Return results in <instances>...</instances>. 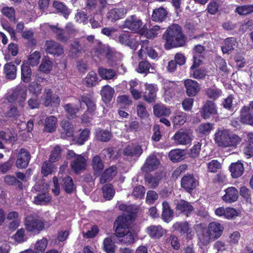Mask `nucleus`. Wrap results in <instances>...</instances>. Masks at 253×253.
<instances>
[{
  "instance_id": "obj_1",
  "label": "nucleus",
  "mask_w": 253,
  "mask_h": 253,
  "mask_svg": "<svg viewBox=\"0 0 253 253\" xmlns=\"http://www.w3.org/2000/svg\"><path fill=\"white\" fill-rule=\"evenodd\" d=\"M195 230L199 243L203 246H207L221 236L224 227L218 222H211L207 227L202 224H197Z\"/></svg>"
},
{
  "instance_id": "obj_2",
  "label": "nucleus",
  "mask_w": 253,
  "mask_h": 253,
  "mask_svg": "<svg viewBox=\"0 0 253 253\" xmlns=\"http://www.w3.org/2000/svg\"><path fill=\"white\" fill-rule=\"evenodd\" d=\"M165 41V47L167 49L182 46L185 45L186 38L177 24L169 26L163 35Z\"/></svg>"
},
{
  "instance_id": "obj_3",
  "label": "nucleus",
  "mask_w": 253,
  "mask_h": 253,
  "mask_svg": "<svg viewBox=\"0 0 253 253\" xmlns=\"http://www.w3.org/2000/svg\"><path fill=\"white\" fill-rule=\"evenodd\" d=\"M214 140L218 146L228 148L236 147L240 143L242 139L227 129L218 128L214 134Z\"/></svg>"
},
{
  "instance_id": "obj_4",
  "label": "nucleus",
  "mask_w": 253,
  "mask_h": 253,
  "mask_svg": "<svg viewBox=\"0 0 253 253\" xmlns=\"http://www.w3.org/2000/svg\"><path fill=\"white\" fill-rule=\"evenodd\" d=\"M67 158L71 160V167L76 173L84 169L86 166V159L82 155L76 154L73 150H68Z\"/></svg>"
},
{
  "instance_id": "obj_5",
  "label": "nucleus",
  "mask_w": 253,
  "mask_h": 253,
  "mask_svg": "<svg viewBox=\"0 0 253 253\" xmlns=\"http://www.w3.org/2000/svg\"><path fill=\"white\" fill-rule=\"evenodd\" d=\"M25 225L27 231L37 233L44 228L43 222L38 217L32 215L26 217Z\"/></svg>"
},
{
  "instance_id": "obj_6",
  "label": "nucleus",
  "mask_w": 253,
  "mask_h": 253,
  "mask_svg": "<svg viewBox=\"0 0 253 253\" xmlns=\"http://www.w3.org/2000/svg\"><path fill=\"white\" fill-rule=\"evenodd\" d=\"M27 96V89L25 86H18L13 91L8 98L9 102H17L21 107H24Z\"/></svg>"
},
{
  "instance_id": "obj_7",
  "label": "nucleus",
  "mask_w": 253,
  "mask_h": 253,
  "mask_svg": "<svg viewBox=\"0 0 253 253\" xmlns=\"http://www.w3.org/2000/svg\"><path fill=\"white\" fill-rule=\"evenodd\" d=\"M143 27L142 20L136 15H131L127 17L122 26L123 28H126L135 32H138Z\"/></svg>"
},
{
  "instance_id": "obj_8",
  "label": "nucleus",
  "mask_w": 253,
  "mask_h": 253,
  "mask_svg": "<svg viewBox=\"0 0 253 253\" xmlns=\"http://www.w3.org/2000/svg\"><path fill=\"white\" fill-rule=\"evenodd\" d=\"M241 122L253 126V101L244 106L240 111Z\"/></svg>"
},
{
  "instance_id": "obj_9",
  "label": "nucleus",
  "mask_w": 253,
  "mask_h": 253,
  "mask_svg": "<svg viewBox=\"0 0 253 253\" xmlns=\"http://www.w3.org/2000/svg\"><path fill=\"white\" fill-rule=\"evenodd\" d=\"M116 41L121 44L128 46L134 50L137 46L133 34L129 32H122L119 35Z\"/></svg>"
},
{
  "instance_id": "obj_10",
  "label": "nucleus",
  "mask_w": 253,
  "mask_h": 253,
  "mask_svg": "<svg viewBox=\"0 0 253 253\" xmlns=\"http://www.w3.org/2000/svg\"><path fill=\"white\" fill-rule=\"evenodd\" d=\"M84 41H80L76 39L70 44L69 55L73 58L77 57L82 51L86 50L89 47L87 43H84Z\"/></svg>"
},
{
  "instance_id": "obj_11",
  "label": "nucleus",
  "mask_w": 253,
  "mask_h": 253,
  "mask_svg": "<svg viewBox=\"0 0 253 253\" xmlns=\"http://www.w3.org/2000/svg\"><path fill=\"white\" fill-rule=\"evenodd\" d=\"M114 227L115 228L116 235L120 238L129 231L126 218L123 216L118 217L116 220Z\"/></svg>"
},
{
  "instance_id": "obj_12",
  "label": "nucleus",
  "mask_w": 253,
  "mask_h": 253,
  "mask_svg": "<svg viewBox=\"0 0 253 253\" xmlns=\"http://www.w3.org/2000/svg\"><path fill=\"white\" fill-rule=\"evenodd\" d=\"M42 100L46 107L52 105L53 103L55 106H58L60 104V99L59 97L56 95L52 94V91L50 89H45L44 92L42 96Z\"/></svg>"
},
{
  "instance_id": "obj_13",
  "label": "nucleus",
  "mask_w": 253,
  "mask_h": 253,
  "mask_svg": "<svg viewBox=\"0 0 253 253\" xmlns=\"http://www.w3.org/2000/svg\"><path fill=\"white\" fill-rule=\"evenodd\" d=\"M45 46L47 53L57 56L61 55L64 52L62 46L53 41H47Z\"/></svg>"
},
{
  "instance_id": "obj_14",
  "label": "nucleus",
  "mask_w": 253,
  "mask_h": 253,
  "mask_svg": "<svg viewBox=\"0 0 253 253\" xmlns=\"http://www.w3.org/2000/svg\"><path fill=\"white\" fill-rule=\"evenodd\" d=\"M217 114V108L214 102L208 100L202 108L201 115L204 119H209Z\"/></svg>"
},
{
  "instance_id": "obj_15",
  "label": "nucleus",
  "mask_w": 253,
  "mask_h": 253,
  "mask_svg": "<svg viewBox=\"0 0 253 253\" xmlns=\"http://www.w3.org/2000/svg\"><path fill=\"white\" fill-rule=\"evenodd\" d=\"M30 155L25 149H21L17 155L16 166L19 169H24L28 166L30 160Z\"/></svg>"
},
{
  "instance_id": "obj_16",
  "label": "nucleus",
  "mask_w": 253,
  "mask_h": 253,
  "mask_svg": "<svg viewBox=\"0 0 253 253\" xmlns=\"http://www.w3.org/2000/svg\"><path fill=\"white\" fill-rule=\"evenodd\" d=\"M141 146L136 144L127 145L124 149L123 154L125 156L138 158L142 153Z\"/></svg>"
},
{
  "instance_id": "obj_17",
  "label": "nucleus",
  "mask_w": 253,
  "mask_h": 253,
  "mask_svg": "<svg viewBox=\"0 0 253 253\" xmlns=\"http://www.w3.org/2000/svg\"><path fill=\"white\" fill-rule=\"evenodd\" d=\"M225 194L222 197V200L226 203L236 201L239 197L238 190L234 187H229L224 190Z\"/></svg>"
},
{
  "instance_id": "obj_18",
  "label": "nucleus",
  "mask_w": 253,
  "mask_h": 253,
  "mask_svg": "<svg viewBox=\"0 0 253 253\" xmlns=\"http://www.w3.org/2000/svg\"><path fill=\"white\" fill-rule=\"evenodd\" d=\"M145 86L146 90L143 95L144 99L149 103L154 102L156 98V93L157 90V85L146 83Z\"/></svg>"
},
{
  "instance_id": "obj_19",
  "label": "nucleus",
  "mask_w": 253,
  "mask_h": 253,
  "mask_svg": "<svg viewBox=\"0 0 253 253\" xmlns=\"http://www.w3.org/2000/svg\"><path fill=\"white\" fill-rule=\"evenodd\" d=\"M159 164V161L156 157L151 155L147 158L141 169L145 172L151 171L156 169Z\"/></svg>"
},
{
  "instance_id": "obj_20",
  "label": "nucleus",
  "mask_w": 253,
  "mask_h": 253,
  "mask_svg": "<svg viewBox=\"0 0 253 253\" xmlns=\"http://www.w3.org/2000/svg\"><path fill=\"white\" fill-rule=\"evenodd\" d=\"M62 130L61 137L67 139L73 136L74 128L73 125L68 121H63L61 124Z\"/></svg>"
},
{
  "instance_id": "obj_21",
  "label": "nucleus",
  "mask_w": 253,
  "mask_h": 253,
  "mask_svg": "<svg viewBox=\"0 0 253 253\" xmlns=\"http://www.w3.org/2000/svg\"><path fill=\"white\" fill-rule=\"evenodd\" d=\"M231 175L233 178H237L242 176L244 172V165L241 161L232 163L229 167Z\"/></svg>"
},
{
  "instance_id": "obj_22",
  "label": "nucleus",
  "mask_w": 253,
  "mask_h": 253,
  "mask_svg": "<svg viewBox=\"0 0 253 253\" xmlns=\"http://www.w3.org/2000/svg\"><path fill=\"white\" fill-rule=\"evenodd\" d=\"M237 45L236 40L233 37L228 38L224 40L221 45V50L224 54L231 53Z\"/></svg>"
},
{
  "instance_id": "obj_23",
  "label": "nucleus",
  "mask_w": 253,
  "mask_h": 253,
  "mask_svg": "<svg viewBox=\"0 0 253 253\" xmlns=\"http://www.w3.org/2000/svg\"><path fill=\"white\" fill-rule=\"evenodd\" d=\"M165 230L161 225H151L146 228V232L152 238L159 239L163 236Z\"/></svg>"
},
{
  "instance_id": "obj_24",
  "label": "nucleus",
  "mask_w": 253,
  "mask_h": 253,
  "mask_svg": "<svg viewBox=\"0 0 253 253\" xmlns=\"http://www.w3.org/2000/svg\"><path fill=\"white\" fill-rule=\"evenodd\" d=\"M57 126V119L51 116L47 117L44 122L43 131L46 132L52 133L55 131Z\"/></svg>"
},
{
  "instance_id": "obj_25",
  "label": "nucleus",
  "mask_w": 253,
  "mask_h": 253,
  "mask_svg": "<svg viewBox=\"0 0 253 253\" xmlns=\"http://www.w3.org/2000/svg\"><path fill=\"white\" fill-rule=\"evenodd\" d=\"M117 173V168L115 166H112L107 169L100 177V183L104 184L107 182L111 181L116 175Z\"/></svg>"
},
{
  "instance_id": "obj_26",
  "label": "nucleus",
  "mask_w": 253,
  "mask_h": 253,
  "mask_svg": "<svg viewBox=\"0 0 253 253\" xmlns=\"http://www.w3.org/2000/svg\"><path fill=\"white\" fill-rule=\"evenodd\" d=\"M81 106L84 103L87 107V112L91 115L93 114L96 110V105L94 100L90 97L83 95L79 99Z\"/></svg>"
},
{
  "instance_id": "obj_27",
  "label": "nucleus",
  "mask_w": 253,
  "mask_h": 253,
  "mask_svg": "<svg viewBox=\"0 0 253 253\" xmlns=\"http://www.w3.org/2000/svg\"><path fill=\"white\" fill-rule=\"evenodd\" d=\"M126 13L124 7L115 8L110 10L107 14V17L111 21L117 20L123 18Z\"/></svg>"
},
{
  "instance_id": "obj_28",
  "label": "nucleus",
  "mask_w": 253,
  "mask_h": 253,
  "mask_svg": "<svg viewBox=\"0 0 253 253\" xmlns=\"http://www.w3.org/2000/svg\"><path fill=\"white\" fill-rule=\"evenodd\" d=\"M174 204L176 206V211L188 216L190 212V204L188 202L182 199L177 200L174 201Z\"/></svg>"
},
{
  "instance_id": "obj_29",
  "label": "nucleus",
  "mask_w": 253,
  "mask_h": 253,
  "mask_svg": "<svg viewBox=\"0 0 253 253\" xmlns=\"http://www.w3.org/2000/svg\"><path fill=\"white\" fill-rule=\"evenodd\" d=\"M167 10L163 7H160L153 10L152 19L156 22H162L167 17Z\"/></svg>"
},
{
  "instance_id": "obj_30",
  "label": "nucleus",
  "mask_w": 253,
  "mask_h": 253,
  "mask_svg": "<svg viewBox=\"0 0 253 253\" xmlns=\"http://www.w3.org/2000/svg\"><path fill=\"white\" fill-rule=\"evenodd\" d=\"M91 166L95 173H100L104 168V164L99 155L93 157Z\"/></svg>"
},
{
  "instance_id": "obj_31",
  "label": "nucleus",
  "mask_w": 253,
  "mask_h": 253,
  "mask_svg": "<svg viewBox=\"0 0 253 253\" xmlns=\"http://www.w3.org/2000/svg\"><path fill=\"white\" fill-rule=\"evenodd\" d=\"M163 212L162 217L163 220L166 222H169L170 221L173 216V212L170 208L169 203L167 201H164L162 203Z\"/></svg>"
},
{
  "instance_id": "obj_32",
  "label": "nucleus",
  "mask_w": 253,
  "mask_h": 253,
  "mask_svg": "<svg viewBox=\"0 0 253 253\" xmlns=\"http://www.w3.org/2000/svg\"><path fill=\"white\" fill-rule=\"evenodd\" d=\"M115 93L113 88L109 85H106L102 87L100 90V94L102 100L105 102H109L112 98Z\"/></svg>"
},
{
  "instance_id": "obj_33",
  "label": "nucleus",
  "mask_w": 253,
  "mask_h": 253,
  "mask_svg": "<svg viewBox=\"0 0 253 253\" xmlns=\"http://www.w3.org/2000/svg\"><path fill=\"white\" fill-rule=\"evenodd\" d=\"M214 124L210 123H202L197 128L196 131L201 136L208 135L213 130Z\"/></svg>"
},
{
  "instance_id": "obj_34",
  "label": "nucleus",
  "mask_w": 253,
  "mask_h": 253,
  "mask_svg": "<svg viewBox=\"0 0 253 253\" xmlns=\"http://www.w3.org/2000/svg\"><path fill=\"white\" fill-rule=\"evenodd\" d=\"M154 115L158 117H169L171 114L170 110L163 104H156L153 107Z\"/></svg>"
},
{
  "instance_id": "obj_35",
  "label": "nucleus",
  "mask_w": 253,
  "mask_h": 253,
  "mask_svg": "<svg viewBox=\"0 0 253 253\" xmlns=\"http://www.w3.org/2000/svg\"><path fill=\"white\" fill-rule=\"evenodd\" d=\"M98 73L102 79L106 80H112L117 77L116 71L112 69L100 67Z\"/></svg>"
},
{
  "instance_id": "obj_36",
  "label": "nucleus",
  "mask_w": 253,
  "mask_h": 253,
  "mask_svg": "<svg viewBox=\"0 0 253 253\" xmlns=\"http://www.w3.org/2000/svg\"><path fill=\"white\" fill-rule=\"evenodd\" d=\"M0 140H3L7 143H13L17 140V134L14 131H0Z\"/></svg>"
},
{
  "instance_id": "obj_37",
  "label": "nucleus",
  "mask_w": 253,
  "mask_h": 253,
  "mask_svg": "<svg viewBox=\"0 0 253 253\" xmlns=\"http://www.w3.org/2000/svg\"><path fill=\"white\" fill-rule=\"evenodd\" d=\"M51 31L56 34L57 40L62 42H67L69 38L65 35L64 31L58 27L57 26H53L50 25H47Z\"/></svg>"
},
{
  "instance_id": "obj_38",
  "label": "nucleus",
  "mask_w": 253,
  "mask_h": 253,
  "mask_svg": "<svg viewBox=\"0 0 253 253\" xmlns=\"http://www.w3.org/2000/svg\"><path fill=\"white\" fill-rule=\"evenodd\" d=\"M185 152L184 150L173 149L171 150L169 154V159L173 162H179L184 159Z\"/></svg>"
},
{
  "instance_id": "obj_39",
  "label": "nucleus",
  "mask_w": 253,
  "mask_h": 253,
  "mask_svg": "<svg viewBox=\"0 0 253 253\" xmlns=\"http://www.w3.org/2000/svg\"><path fill=\"white\" fill-rule=\"evenodd\" d=\"M16 67L11 62L6 64L4 66V72L7 79L13 80L16 77Z\"/></svg>"
},
{
  "instance_id": "obj_40",
  "label": "nucleus",
  "mask_w": 253,
  "mask_h": 253,
  "mask_svg": "<svg viewBox=\"0 0 253 253\" xmlns=\"http://www.w3.org/2000/svg\"><path fill=\"white\" fill-rule=\"evenodd\" d=\"M173 138L178 144L184 145L188 143L190 136L188 132L179 131L174 134Z\"/></svg>"
},
{
  "instance_id": "obj_41",
  "label": "nucleus",
  "mask_w": 253,
  "mask_h": 253,
  "mask_svg": "<svg viewBox=\"0 0 253 253\" xmlns=\"http://www.w3.org/2000/svg\"><path fill=\"white\" fill-rule=\"evenodd\" d=\"M21 79L27 83L30 82L32 75V71L27 63H23L21 68Z\"/></svg>"
},
{
  "instance_id": "obj_42",
  "label": "nucleus",
  "mask_w": 253,
  "mask_h": 253,
  "mask_svg": "<svg viewBox=\"0 0 253 253\" xmlns=\"http://www.w3.org/2000/svg\"><path fill=\"white\" fill-rule=\"evenodd\" d=\"M55 169V168L53 162L50 161H46L42 165L41 172L43 176H46L51 174Z\"/></svg>"
},
{
  "instance_id": "obj_43",
  "label": "nucleus",
  "mask_w": 253,
  "mask_h": 253,
  "mask_svg": "<svg viewBox=\"0 0 253 253\" xmlns=\"http://www.w3.org/2000/svg\"><path fill=\"white\" fill-rule=\"evenodd\" d=\"M64 108L66 113L67 117L68 119H73L76 117L77 113L79 111V108L71 103L66 104Z\"/></svg>"
},
{
  "instance_id": "obj_44",
  "label": "nucleus",
  "mask_w": 253,
  "mask_h": 253,
  "mask_svg": "<svg viewBox=\"0 0 253 253\" xmlns=\"http://www.w3.org/2000/svg\"><path fill=\"white\" fill-rule=\"evenodd\" d=\"M52 68V62L49 59L48 57H44L42 61V62L39 66V70L40 71L44 73H48Z\"/></svg>"
},
{
  "instance_id": "obj_45",
  "label": "nucleus",
  "mask_w": 253,
  "mask_h": 253,
  "mask_svg": "<svg viewBox=\"0 0 253 253\" xmlns=\"http://www.w3.org/2000/svg\"><path fill=\"white\" fill-rule=\"evenodd\" d=\"M84 82L88 86L91 87L95 85L98 82L96 73L94 71L89 72L84 79Z\"/></svg>"
},
{
  "instance_id": "obj_46",
  "label": "nucleus",
  "mask_w": 253,
  "mask_h": 253,
  "mask_svg": "<svg viewBox=\"0 0 253 253\" xmlns=\"http://www.w3.org/2000/svg\"><path fill=\"white\" fill-rule=\"evenodd\" d=\"M63 181V188L66 192L68 193H72L75 189L73 184L72 179L69 177L67 176L62 179Z\"/></svg>"
},
{
  "instance_id": "obj_47",
  "label": "nucleus",
  "mask_w": 253,
  "mask_h": 253,
  "mask_svg": "<svg viewBox=\"0 0 253 253\" xmlns=\"http://www.w3.org/2000/svg\"><path fill=\"white\" fill-rule=\"evenodd\" d=\"M137 71L140 73H153L155 69L151 67V65L148 62L145 61L139 62Z\"/></svg>"
},
{
  "instance_id": "obj_48",
  "label": "nucleus",
  "mask_w": 253,
  "mask_h": 253,
  "mask_svg": "<svg viewBox=\"0 0 253 253\" xmlns=\"http://www.w3.org/2000/svg\"><path fill=\"white\" fill-rule=\"evenodd\" d=\"M53 6L65 18H67L70 13L69 10L62 2L57 1H54Z\"/></svg>"
},
{
  "instance_id": "obj_49",
  "label": "nucleus",
  "mask_w": 253,
  "mask_h": 253,
  "mask_svg": "<svg viewBox=\"0 0 253 253\" xmlns=\"http://www.w3.org/2000/svg\"><path fill=\"white\" fill-rule=\"evenodd\" d=\"M47 243L48 241L45 238L38 241L35 245L34 253H43L47 247Z\"/></svg>"
},
{
  "instance_id": "obj_50",
  "label": "nucleus",
  "mask_w": 253,
  "mask_h": 253,
  "mask_svg": "<svg viewBox=\"0 0 253 253\" xmlns=\"http://www.w3.org/2000/svg\"><path fill=\"white\" fill-rule=\"evenodd\" d=\"M29 91L33 95L37 96L42 91V86L37 82H32L29 85Z\"/></svg>"
},
{
  "instance_id": "obj_51",
  "label": "nucleus",
  "mask_w": 253,
  "mask_h": 253,
  "mask_svg": "<svg viewBox=\"0 0 253 253\" xmlns=\"http://www.w3.org/2000/svg\"><path fill=\"white\" fill-rule=\"evenodd\" d=\"M104 197L106 200L111 199L115 194V190L111 184H106L102 187Z\"/></svg>"
},
{
  "instance_id": "obj_52",
  "label": "nucleus",
  "mask_w": 253,
  "mask_h": 253,
  "mask_svg": "<svg viewBox=\"0 0 253 253\" xmlns=\"http://www.w3.org/2000/svg\"><path fill=\"white\" fill-rule=\"evenodd\" d=\"M119 209L126 213L124 214V215L127 216L129 217H131V215L135 213L137 210L135 206L133 205L127 206L125 204H121L119 206Z\"/></svg>"
},
{
  "instance_id": "obj_53",
  "label": "nucleus",
  "mask_w": 253,
  "mask_h": 253,
  "mask_svg": "<svg viewBox=\"0 0 253 253\" xmlns=\"http://www.w3.org/2000/svg\"><path fill=\"white\" fill-rule=\"evenodd\" d=\"M96 136L101 141H108L111 138V134L108 130H98L96 132Z\"/></svg>"
},
{
  "instance_id": "obj_54",
  "label": "nucleus",
  "mask_w": 253,
  "mask_h": 253,
  "mask_svg": "<svg viewBox=\"0 0 253 253\" xmlns=\"http://www.w3.org/2000/svg\"><path fill=\"white\" fill-rule=\"evenodd\" d=\"M149 41L147 40L142 41V47L145 48L146 52L148 56L152 59L158 57L157 53L151 47L148 46Z\"/></svg>"
},
{
  "instance_id": "obj_55",
  "label": "nucleus",
  "mask_w": 253,
  "mask_h": 253,
  "mask_svg": "<svg viewBox=\"0 0 253 253\" xmlns=\"http://www.w3.org/2000/svg\"><path fill=\"white\" fill-rule=\"evenodd\" d=\"M2 13L10 20L15 22V10L12 7L5 6L1 9Z\"/></svg>"
},
{
  "instance_id": "obj_56",
  "label": "nucleus",
  "mask_w": 253,
  "mask_h": 253,
  "mask_svg": "<svg viewBox=\"0 0 253 253\" xmlns=\"http://www.w3.org/2000/svg\"><path fill=\"white\" fill-rule=\"evenodd\" d=\"M172 228L174 230L178 231L181 234H184L189 229V224L187 222H177L173 225Z\"/></svg>"
},
{
  "instance_id": "obj_57",
  "label": "nucleus",
  "mask_w": 253,
  "mask_h": 253,
  "mask_svg": "<svg viewBox=\"0 0 253 253\" xmlns=\"http://www.w3.org/2000/svg\"><path fill=\"white\" fill-rule=\"evenodd\" d=\"M117 101L121 107L126 108L132 103V101L129 97L126 95H120L117 97Z\"/></svg>"
},
{
  "instance_id": "obj_58",
  "label": "nucleus",
  "mask_w": 253,
  "mask_h": 253,
  "mask_svg": "<svg viewBox=\"0 0 253 253\" xmlns=\"http://www.w3.org/2000/svg\"><path fill=\"white\" fill-rule=\"evenodd\" d=\"M104 249L107 253H114L115 252V244L111 238H106L103 242Z\"/></svg>"
},
{
  "instance_id": "obj_59",
  "label": "nucleus",
  "mask_w": 253,
  "mask_h": 253,
  "mask_svg": "<svg viewBox=\"0 0 253 253\" xmlns=\"http://www.w3.org/2000/svg\"><path fill=\"white\" fill-rule=\"evenodd\" d=\"M185 114L183 112H179L175 114L172 118V122L174 125H182L186 122Z\"/></svg>"
},
{
  "instance_id": "obj_60",
  "label": "nucleus",
  "mask_w": 253,
  "mask_h": 253,
  "mask_svg": "<svg viewBox=\"0 0 253 253\" xmlns=\"http://www.w3.org/2000/svg\"><path fill=\"white\" fill-rule=\"evenodd\" d=\"M161 177L160 175L152 176L151 175H148L145 176V181L152 188L156 187L160 181Z\"/></svg>"
},
{
  "instance_id": "obj_61",
  "label": "nucleus",
  "mask_w": 253,
  "mask_h": 253,
  "mask_svg": "<svg viewBox=\"0 0 253 253\" xmlns=\"http://www.w3.org/2000/svg\"><path fill=\"white\" fill-rule=\"evenodd\" d=\"M90 131L88 129H84L80 134V136L76 139V142L79 145H83L89 136Z\"/></svg>"
},
{
  "instance_id": "obj_62",
  "label": "nucleus",
  "mask_w": 253,
  "mask_h": 253,
  "mask_svg": "<svg viewBox=\"0 0 253 253\" xmlns=\"http://www.w3.org/2000/svg\"><path fill=\"white\" fill-rule=\"evenodd\" d=\"M61 149L60 146H55L49 156V161L53 163L58 161L61 158Z\"/></svg>"
},
{
  "instance_id": "obj_63",
  "label": "nucleus",
  "mask_w": 253,
  "mask_h": 253,
  "mask_svg": "<svg viewBox=\"0 0 253 253\" xmlns=\"http://www.w3.org/2000/svg\"><path fill=\"white\" fill-rule=\"evenodd\" d=\"M50 200V197L43 193L38 194L37 196H35L34 202L37 205H42L46 204Z\"/></svg>"
},
{
  "instance_id": "obj_64",
  "label": "nucleus",
  "mask_w": 253,
  "mask_h": 253,
  "mask_svg": "<svg viewBox=\"0 0 253 253\" xmlns=\"http://www.w3.org/2000/svg\"><path fill=\"white\" fill-rule=\"evenodd\" d=\"M237 12L240 15H247L253 12V5H245L236 8Z\"/></svg>"
}]
</instances>
